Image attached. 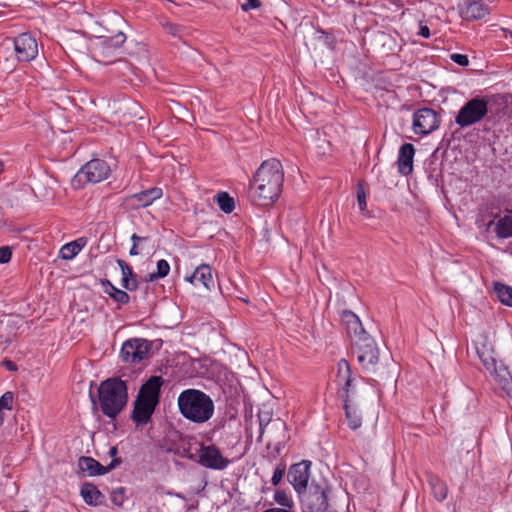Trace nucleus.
Listing matches in <instances>:
<instances>
[{
	"label": "nucleus",
	"instance_id": "nucleus-45",
	"mask_svg": "<svg viewBox=\"0 0 512 512\" xmlns=\"http://www.w3.org/2000/svg\"><path fill=\"white\" fill-rule=\"evenodd\" d=\"M273 426H275L276 429H280V430H284L285 429V424L280 422V421H275L273 423Z\"/></svg>",
	"mask_w": 512,
	"mask_h": 512
},
{
	"label": "nucleus",
	"instance_id": "nucleus-39",
	"mask_svg": "<svg viewBox=\"0 0 512 512\" xmlns=\"http://www.w3.org/2000/svg\"><path fill=\"white\" fill-rule=\"evenodd\" d=\"M285 474V466L279 465L274 470L273 476L271 478V482L274 486H277L283 479Z\"/></svg>",
	"mask_w": 512,
	"mask_h": 512
},
{
	"label": "nucleus",
	"instance_id": "nucleus-13",
	"mask_svg": "<svg viewBox=\"0 0 512 512\" xmlns=\"http://www.w3.org/2000/svg\"><path fill=\"white\" fill-rule=\"evenodd\" d=\"M199 463L209 469L223 470L228 464L229 460L223 457L220 450L214 446H201L199 450Z\"/></svg>",
	"mask_w": 512,
	"mask_h": 512
},
{
	"label": "nucleus",
	"instance_id": "nucleus-47",
	"mask_svg": "<svg viewBox=\"0 0 512 512\" xmlns=\"http://www.w3.org/2000/svg\"><path fill=\"white\" fill-rule=\"evenodd\" d=\"M117 453H118L117 447L112 446V447L110 448V450H109V455H110L111 457H115V456L117 455Z\"/></svg>",
	"mask_w": 512,
	"mask_h": 512
},
{
	"label": "nucleus",
	"instance_id": "nucleus-37",
	"mask_svg": "<svg viewBox=\"0 0 512 512\" xmlns=\"http://www.w3.org/2000/svg\"><path fill=\"white\" fill-rule=\"evenodd\" d=\"M357 201H358L359 209L361 211H365L366 207H367V204H366V193H365L364 188L362 187L361 184L358 185V189H357Z\"/></svg>",
	"mask_w": 512,
	"mask_h": 512
},
{
	"label": "nucleus",
	"instance_id": "nucleus-2",
	"mask_svg": "<svg viewBox=\"0 0 512 512\" xmlns=\"http://www.w3.org/2000/svg\"><path fill=\"white\" fill-rule=\"evenodd\" d=\"M177 404L181 415L194 423H204L214 414V403L210 396L197 389L182 391Z\"/></svg>",
	"mask_w": 512,
	"mask_h": 512
},
{
	"label": "nucleus",
	"instance_id": "nucleus-27",
	"mask_svg": "<svg viewBox=\"0 0 512 512\" xmlns=\"http://www.w3.org/2000/svg\"><path fill=\"white\" fill-rule=\"evenodd\" d=\"M117 263L122 273V286L130 291L135 290L137 288V281L132 268L124 260H118Z\"/></svg>",
	"mask_w": 512,
	"mask_h": 512
},
{
	"label": "nucleus",
	"instance_id": "nucleus-17",
	"mask_svg": "<svg viewBox=\"0 0 512 512\" xmlns=\"http://www.w3.org/2000/svg\"><path fill=\"white\" fill-rule=\"evenodd\" d=\"M342 322L346 326L347 333L352 339L353 344L357 339L364 338L369 335L363 328L359 317L351 311L343 312Z\"/></svg>",
	"mask_w": 512,
	"mask_h": 512
},
{
	"label": "nucleus",
	"instance_id": "nucleus-40",
	"mask_svg": "<svg viewBox=\"0 0 512 512\" xmlns=\"http://www.w3.org/2000/svg\"><path fill=\"white\" fill-rule=\"evenodd\" d=\"M12 251L8 246H3L0 248V263L5 264L8 263L11 259Z\"/></svg>",
	"mask_w": 512,
	"mask_h": 512
},
{
	"label": "nucleus",
	"instance_id": "nucleus-1",
	"mask_svg": "<svg viewBox=\"0 0 512 512\" xmlns=\"http://www.w3.org/2000/svg\"><path fill=\"white\" fill-rule=\"evenodd\" d=\"M283 181L281 162L275 158L264 161L253 178L251 189L254 202L269 205L276 201L282 192Z\"/></svg>",
	"mask_w": 512,
	"mask_h": 512
},
{
	"label": "nucleus",
	"instance_id": "nucleus-14",
	"mask_svg": "<svg viewBox=\"0 0 512 512\" xmlns=\"http://www.w3.org/2000/svg\"><path fill=\"white\" fill-rule=\"evenodd\" d=\"M354 382L355 379L352 377L350 365L345 359H341L337 365L336 383L344 390V398L356 394Z\"/></svg>",
	"mask_w": 512,
	"mask_h": 512
},
{
	"label": "nucleus",
	"instance_id": "nucleus-30",
	"mask_svg": "<svg viewBox=\"0 0 512 512\" xmlns=\"http://www.w3.org/2000/svg\"><path fill=\"white\" fill-rule=\"evenodd\" d=\"M429 484L434 497L438 501H443L446 498L448 491L446 484L436 476L430 477Z\"/></svg>",
	"mask_w": 512,
	"mask_h": 512
},
{
	"label": "nucleus",
	"instance_id": "nucleus-38",
	"mask_svg": "<svg viewBox=\"0 0 512 512\" xmlns=\"http://www.w3.org/2000/svg\"><path fill=\"white\" fill-rule=\"evenodd\" d=\"M13 402V394L11 392H6L0 398V411L3 409H11Z\"/></svg>",
	"mask_w": 512,
	"mask_h": 512
},
{
	"label": "nucleus",
	"instance_id": "nucleus-43",
	"mask_svg": "<svg viewBox=\"0 0 512 512\" xmlns=\"http://www.w3.org/2000/svg\"><path fill=\"white\" fill-rule=\"evenodd\" d=\"M418 34L424 38L430 37V30L426 25H420Z\"/></svg>",
	"mask_w": 512,
	"mask_h": 512
},
{
	"label": "nucleus",
	"instance_id": "nucleus-11",
	"mask_svg": "<svg viewBox=\"0 0 512 512\" xmlns=\"http://www.w3.org/2000/svg\"><path fill=\"white\" fill-rule=\"evenodd\" d=\"M14 51L19 61L29 62L38 55L37 41L32 35L22 33L14 39Z\"/></svg>",
	"mask_w": 512,
	"mask_h": 512
},
{
	"label": "nucleus",
	"instance_id": "nucleus-25",
	"mask_svg": "<svg viewBox=\"0 0 512 512\" xmlns=\"http://www.w3.org/2000/svg\"><path fill=\"white\" fill-rule=\"evenodd\" d=\"M163 195V191L159 187H154L132 196L133 200H136L141 207H147L151 205L155 200L160 199Z\"/></svg>",
	"mask_w": 512,
	"mask_h": 512
},
{
	"label": "nucleus",
	"instance_id": "nucleus-9",
	"mask_svg": "<svg viewBox=\"0 0 512 512\" xmlns=\"http://www.w3.org/2000/svg\"><path fill=\"white\" fill-rule=\"evenodd\" d=\"M150 343L143 338H132L122 345L120 356L125 363L137 364L148 357Z\"/></svg>",
	"mask_w": 512,
	"mask_h": 512
},
{
	"label": "nucleus",
	"instance_id": "nucleus-15",
	"mask_svg": "<svg viewBox=\"0 0 512 512\" xmlns=\"http://www.w3.org/2000/svg\"><path fill=\"white\" fill-rule=\"evenodd\" d=\"M119 463V459H113L108 466L104 467L92 457L83 456L79 458L78 467L82 472L87 473L89 476H98L104 475L107 472L111 471L117 465H119Z\"/></svg>",
	"mask_w": 512,
	"mask_h": 512
},
{
	"label": "nucleus",
	"instance_id": "nucleus-50",
	"mask_svg": "<svg viewBox=\"0 0 512 512\" xmlns=\"http://www.w3.org/2000/svg\"><path fill=\"white\" fill-rule=\"evenodd\" d=\"M3 423V413L0 411V426L2 425Z\"/></svg>",
	"mask_w": 512,
	"mask_h": 512
},
{
	"label": "nucleus",
	"instance_id": "nucleus-22",
	"mask_svg": "<svg viewBox=\"0 0 512 512\" xmlns=\"http://www.w3.org/2000/svg\"><path fill=\"white\" fill-rule=\"evenodd\" d=\"M126 41L124 33L119 32L113 37H100L96 43V47L100 49L103 55H108L112 51L120 48Z\"/></svg>",
	"mask_w": 512,
	"mask_h": 512
},
{
	"label": "nucleus",
	"instance_id": "nucleus-44",
	"mask_svg": "<svg viewBox=\"0 0 512 512\" xmlns=\"http://www.w3.org/2000/svg\"><path fill=\"white\" fill-rule=\"evenodd\" d=\"M289 511H290V509L281 507V508H270L263 512H289Z\"/></svg>",
	"mask_w": 512,
	"mask_h": 512
},
{
	"label": "nucleus",
	"instance_id": "nucleus-46",
	"mask_svg": "<svg viewBox=\"0 0 512 512\" xmlns=\"http://www.w3.org/2000/svg\"><path fill=\"white\" fill-rule=\"evenodd\" d=\"M4 364L6 365V367L11 370V371H14L16 370V366L14 363H12L11 361H5Z\"/></svg>",
	"mask_w": 512,
	"mask_h": 512
},
{
	"label": "nucleus",
	"instance_id": "nucleus-20",
	"mask_svg": "<svg viewBox=\"0 0 512 512\" xmlns=\"http://www.w3.org/2000/svg\"><path fill=\"white\" fill-rule=\"evenodd\" d=\"M186 281L196 285L201 283L207 290H210L214 285V280L209 265L202 264L198 266L191 276H187Z\"/></svg>",
	"mask_w": 512,
	"mask_h": 512
},
{
	"label": "nucleus",
	"instance_id": "nucleus-26",
	"mask_svg": "<svg viewBox=\"0 0 512 512\" xmlns=\"http://www.w3.org/2000/svg\"><path fill=\"white\" fill-rule=\"evenodd\" d=\"M86 242L85 238H78L63 245L60 249V257L65 260L73 259L84 248Z\"/></svg>",
	"mask_w": 512,
	"mask_h": 512
},
{
	"label": "nucleus",
	"instance_id": "nucleus-34",
	"mask_svg": "<svg viewBox=\"0 0 512 512\" xmlns=\"http://www.w3.org/2000/svg\"><path fill=\"white\" fill-rule=\"evenodd\" d=\"M170 271V265L164 259L159 260L157 262V271L155 273H151L148 275V281H154L159 278H164L168 275Z\"/></svg>",
	"mask_w": 512,
	"mask_h": 512
},
{
	"label": "nucleus",
	"instance_id": "nucleus-21",
	"mask_svg": "<svg viewBox=\"0 0 512 512\" xmlns=\"http://www.w3.org/2000/svg\"><path fill=\"white\" fill-rule=\"evenodd\" d=\"M486 369L503 390L507 392L512 390V376L504 365H498L495 360V364L491 368Z\"/></svg>",
	"mask_w": 512,
	"mask_h": 512
},
{
	"label": "nucleus",
	"instance_id": "nucleus-8",
	"mask_svg": "<svg viewBox=\"0 0 512 512\" xmlns=\"http://www.w3.org/2000/svg\"><path fill=\"white\" fill-rule=\"evenodd\" d=\"M353 345L361 367L366 371L375 372L379 362V348L375 340L368 335L367 337L357 339Z\"/></svg>",
	"mask_w": 512,
	"mask_h": 512
},
{
	"label": "nucleus",
	"instance_id": "nucleus-32",
	"mask_svg": "<svg viewBox=\"0 0 512 512\" xmlns=\"http://www.w3.org/2000/svg\"><path fill=\"white\" fill-rule=\"evenodd\" d=\"M219 208L225 213H231L235 208L234 199L226 192H220L216 196Z\"/></svg>",
	"mask_w": 512,
	"mask_h": 512
},
{
	"label": "nucleus",
	"instance_id": "nucleus-7",
	"mask_svg": "<svg viewBox=\"0 0 512 512\" xmlns=\"http://www.w3.org/2000/svg\"><path fill=\"white\" fill-rule=\"evenodd\" d=\"M488 113V100L475 97L467 101L458 111L455 123L460 127H468L482 121Z\"/></svg>",
	"mask_w": 512,
	"mask_h": 512
},
{
	"label": "nucleus",
	"instance_id": "nucleus-10",
	"mask_svg": "<svg viewBox=\"0 0 512 512\" xmlns=\"http://www.w3.org/2000/svg\"><path fill=\"white\" fill-rule=\"evenodd\" d=\"M439 115L430 108L419 109L413 116V131L417 135L425 136L438 129Z\"/></svg>",
	"mask_w": 512,
	"mask_h": 512
},
{
	"label": "nucleus",
	"instance_id": "nucleus-51",
	"mask_svg": "<svg viewBox=\"0 0 512 512\" xmlns=\"http://www.w3.org/2000/svg\"><path fill=\"white\" fill-rule=\"evenodd\" d=\"M494 224V221H490L488 224H487V227L489 228L490 226H492Z\"/></svg>",
	"mask_w": 512,
	"mask_h": 512
},
{
	"label": "nucleus",
	"instance_id": "nucleus-42",
	"mask_svg": "<svg viewBox=\"0 0 512 512\" xmlns=\"http://www.w3.org/2000/svg\"><path fill=\"white\" fill-rule=\"evenodd\" d=\"M451 59L460 66H467L469 63L468 57L464 54H452Z\"/></svg>",
	"mask_w": 512,
	"mask_h": 512
},
{
	"label": "nucleus",
	"instance_id": "nucleus-3",
	"mask_svg": "<svg viewBox=\"0 0 512 512\" xmlns=\"http://www.w3.org/2000/svg\"><path fill=\"white\" fill-rule=\"evenodd\" d=\"M98 398L103 414L115 418L127 403L128 394L125 382L118 378L107 379L98 388Z\"/></svg>",
	"mask_w": 512,
	"mask_h": 512
},
{
	"label": "nucleus",
	"instance_id": "nucleus-28",
	"mask_svg": "<svg viewBox=\"0 0 512 512\" xmlns=\"http://www.w3.org/2000/svg\"><path fill=\"white\" fill-rule=\"evenodd\" d=\"M133 245L129 251L131 256H137L140 254L148 253L153 247L150 245L149 237H141L137 234L131 236Z\"/></svg>",
	"mask_w": 512,
	"mask_h": 512
},
{
	"label": "nucleus",
	"instance_id": "nucleus-23",
	"mask_svg": "<svg viewBox=\"0 0 512 512\" xmlns=\"http://www.w3.org/2000/svg\"><path fill=\"white\" fill-rule=\"evenodd\" d=\"M489 13L488 8L478 1H469L461 10V15L466 20H478Z\"/></svg>",
	"mask_w": 512,
	"mask_h": 512
},
{
	"label": "nucleus",
	"instance_id": "nucleus-19",
	"mask_svg": "<svg viewBox=\"0 0 512 512\" xmlns=\"http://www.w3.org/2000/svg\"><path fill=\"white\" fill-rule=\"evenodd\" d=\"M344 408L348 426L352 430L360 428L362 425V415L357 403L354 401V396L344 398Z\"/></svg>",
	"mask_w": 512,
	"mask_h": 512
},
{
	"label": "nucleus",
	"instance_id": "nucleus-48",
	"mask_svg": "<svg viewBox=\"0 0 512 512\" xmlns=\"http://www.w3.org/2000/svg\"><path fill=\"white\" fill-rule=\"evenodd\" d=\"M114 290H118L116 287H114L113 285L109 284V286L106 288V293L109 295V292H114Z\"/></svg>",
	"mask_w": 512,
	"mask_h": 512
},
{
	"label": "nucleus",
	"instance_id": "nucleus-29",
	"mask_svg": "<svg viewBox=\"0 0 512 512\" xmlns=\"http://www.w3.org/2000/svg\"><path fill=\"white\" fill-rule=\"evenodd\" d=\"M495 232L499 238L512 237V215L501 217L495 223Z\"/></svg>",
	"mask_w": 512,
	"mask_h": 512
},
{
	"label": "nucleus",
	"instance_id": "nucleus-4",
	"mask_svg": "<svg viewBox=\"0 0 512 512\" xmlns=\"http://www.w3.org/2000/svg\"><path fill=\"white\" fill-rule=\"evenodd\" d=\"M163 380L160 376H152L142 385L134 403L132 418L137 425H143L150 420L158 402Z\"/></svg>",
	"mask_w": 512,
	"mask_h": 512
},
{
	"label": "nucleus",
	"instance_id": "nucleus-24",
	"mask_svg": "<svg viewBox=\"0 0 512 512\" xmlns=\"http://www.w3.org/2000/svg\"><path fill=\"white\" fill-rule=\"evenodd\" d=\"M80 493L85 503L90 506H98L102 502V493L91 483H84L81 486Z\"/></svg>",
	"mask_w": 512,
	"mask_h": 512
},
{
	"label": "nucleus",
	"instance_id": "nucleus-36",
	"mask_svg": "<svg viewBox=\"0 0 512 512\" xmlns=\"http://www.w3.org/2000/svg\"><path fill=\"white\" fill-rule=\"evenodd\" d=\"M109 296L120 304H126L130 299L129 295L122 290H114V292H109Z\"/></svg>",
	"mask_w": 512,
	"mask_h": 512
},
{
	"label": "nucleus",
	"instance_id": "nucleus-5",
	"mask_svg": "<svg viewBox=\"0 0 512 512\" xmlns=\"http://www.w3.org/2000/svg\"><path fill=\"white\" fill-rule=\"evenodd\" d=\"M110 174V167L108 164L100 159H93L87 162L71 179V185L74 189L78 190L84 187L87 183H99Z\"/></svg>",
	"mask_w": 512,
	"mask_h": 512
},
{
	"label": "nucleus",
	"instance_id": "nucleus-31",
	"mask_svg": "<svg viewBox=\"0 0 512 512\" xmlns=\"http://www.w3.org/2000/svg\"><path fill=\"white\" fill-rule=\"evenodd\" d=\"M494 290L501 303L512 306V288L501 283L494 285Z\"/></svg>",
	"mask_w": 512,
	"mask_h": 512
},
{
	"label": "nucleus",
	"instance_id": "nucleus-35",
	"mask_svg": "<svg viewBox=\"0 0 512 512\" xmlns=\"http://www.w3.org/2000/svg\"><path fill=\"white\" fill-rule=\"evenodd\" d=\"M125 494L123 488H117L112 491L111 501L114 505L121 507L124 503Z\"/></svg>",
	"mask_w": 512,
	"mask_h": 512
},
{
	"label": "nucleus",
	"instance_id": "nucleus-41",
	"mask_svg": "<svg viewBox=\"0 0 512 512\" xmlns=\"http://www.w3.org/2000/svg\"><path fill=\"white\" fill-rule=\"evenodd\" d=\"M261 6L260 0H244L243 3H241V9L245 12L251 10V9H257Z\"/></svg>",
	"mask_w": 512,
	"mask_h": 512
},
{
	"label": "nucleus",
	"instance_id": "nucleus-33",
	"mask_svg": "<svg viewBox=\"0 0 512 512\" xmlns=\"http://www.w3.org/2000/svg\"><path fill=\"white\" fill-rule=\"evenodd\" d=\"M274 501L283 508L293 509L294 507V501L292 497L284 490L275 491Z\"/></svg>",
	"mask_w": 512,
	"mask_h": 512
},
{
	"label": "nucleus",
	"instance_id": "nucleus-12",
	"mask_svg": "<svg viewBox=\"0 0 512 512\" xmlns=\"http://www.w3.org/2000/svg\"><path fill=\"white\" fill-rule=\"evenodd\" d=\"M311 462L303 460L293 464L288 471V481L293 486L296 493L308 487L310 478Z\"/></svg>",
	"mask_w": 512,
	"mask_h": 512
},
{
	"label": "nucleus",
	"instance_id": "nucleus-18",
	"mask_svg": "<svg viewBox=\"0 0 512 512\" xmlns=\"http://www.w3.org/2000/svg\"><path fill=\"white\" fill-rule=\"evenodd\" d=\"M415 148L412 144L406 143L400 147L397 164L398 170L403 175H409L413 171V159Z\"/></svg>",
	"mask_w": 512,
	"mask_h": 512
},
{
	"label": "nucleus",
	"instance_id": "nucleus-6",
	"mask_svg": "<svg viewBox=\"0 0 512 512\" xmlns=\"http://www.w3.org/2000/svg\"><path fill=\"white\" fill-rule=\"evenodd\" d=\"M304 512H326L329 507L327 489L312 482L297 493Z\"/></svg>",
	"mask_w": 512,
	"mask_h": 512
},
{
	"label": "nucleus",
	"instance_id": "nucleus-49",
	"mask_svg": "<svg viewBox=\"0 0 512 512\" xmlns=\"http://www.w3.org/2000/svg\"><path fill=\"white\" fill-rule=\"evenodd\" d=\"M505 32V38H508V36L512 39V31H506L504 30Z\"/></svg>",
	"mask_w": 512,
	"mask_h": 512
},
{
	"label": "nucleus",
	"instance_id": "nucleus-16",
	"mask_svg": "<svg viewBox=\"0 0 512 512\" xmlns=\"http://www.w3.org/2000/svg\"><path fill=\"white\" fill-rule=\"evenodd\" d=\"M475 349L477 355L485 368H491L495 364L494 347L489 338L484 334H479L475 340Z\"/></svg>",
	"mask_w": 512,
	"mask_h": 512
}]
</instances>
